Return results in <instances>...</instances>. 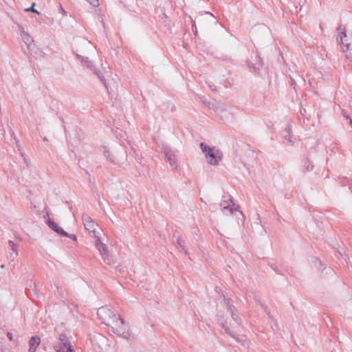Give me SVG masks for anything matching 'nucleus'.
<instances>
[{
  "instance_id": "nucleus-1",
  "label": "nucleus",
  "mask_w": 352,
  "mask_h": 352,
  "mask_svg": "<svg viewBox=\"0 0 352 352\" xmlns=\"http://www.w3.org/2000/svg\"><path fill=\"white\" fill-rule=\"evenodd\" d=\"M101 151L110 163L118 166H122L123 160L127 159V151L122 146L113 151H110L107 146H103Z\"/></svg>"
},
{
  "instance_id": "nucleus-2",
  "label": "nucleus",
  "mask_w": 352,
  "mask_h": 352,
  "mask_svg": "<svg viewBox=\"0 0 352 352\" xmlns=\"http://www.w3.org/2000/svg\"><path fill=\"white\" fill-rule=\"evenodd\" d=\"M97 314L102 322L110 327L120 319V316L111 307L105 305L98 309Z\"/></svg>"
},
{
  "instance_id": "nucleus-3",
  "label": "nucleus",
  "mask_w": 352,
  "mask_h": 352,
  "mask_svg": "<svg viewBox=\"0 0 352 352\" xmlns=\"http://www.w3.org/2000/svg\"><path fill=\"white\" fill-rule=\"evenodd\" d=\"M200 148L205 154L207 161L210 165H217L222 160V153L219 150L214 151V148L209 146L204 142L200 143Z\"/></svg>"
},
{
  "instance_id": "nucleus-4",
  "label": "nucleus",
  "mask_w": 352,
  "mask_h": 352,
  "mask_svg": "<svg viewBox=\"0 0 352 352\" xmlns=\"http://www.w3.org/2000/svg\"><path fill=\"white\" fill-rule=\"evenodd\" d=\"M54 349L56 352H76L72 349L69 339L65 333L59 334L58 342L54 344Z\"/></svg>"
},
{
  "instance_id": "nucleus-5",
  "label": "nucleus",
  "mask_w": 352,
  "mask_h": 352,
  "mask_svg": "<svg viewBox=\"0 0 352 352\" xmlns=\"http://www.w3.org/2000/svg\"><path fill=\"white\" fill-rule=\"evenodd\" d=\"M110 327L112 331L118 336L128 338L130 336L129 326L121 317L120 319L118 320V322L113 323Z\"/></svg>"
},
{
  "instance_id": "nucleus-6",
  "label": "nucleus",
  "mask_w": 352,
  "mask_h": 352,
  "mask_svg": "<svg viewBox=\"0 0 352 352\" xmlns=\"http://www.w3.org/2000/svg\"><path fill=\"white\" fill-rule=\"evenodd\" d=\"M217 320L219 325L224 329L226 333L230 336L232 338L235 339L238 342H241L239 338V335L234 331H232L229 327L227 325V319L224 317L223 315L221 314H217Z\"/></svg>"
},
{
  "instance_id": "nucleus-7",
  "label": "nucleus",
  "mask_w": 352,
  "mask_h": 352,
  "mask_svg": "<svg viewBox=\"0 0 352 352\" xmlns=\"http://www.w3.org/2000/svg\"><path fill=\"white\" fill-rule=\"evenodd\" d=\"M220 206L223 210H228L230 214H233L234 211L237 210L236 208H233L234 202L232 197L227 192H224L223 195Z\"/></svg>"
},
{
  "instance_id": "nucleus-8",
  "label": "nucleus",
  "mask_w": 352,
  "mask_h": 352,
  "mask_svg": "<svg viewBox=\"0 0 352 352\" xmlns=\"http://www.w3.org/2000/svg\"><path fill=\"white\" fill-rule=\"evenodd\" d=\"M82 223L85 228L89 233L93 234V236H96V227L97 224L95 221L87 214H83L82 217Z\"/></svg>"
},
{
  "instance_id": "nucleus-9",
  "label": "nucleus",
  "mask_w": 352,
  "mask_h": 352,
  "mask_svg": "<svg viewBox=\"0 0 352 352\" xmlns=\"http://www.w3.org/2000/svg\"><path fill=\"white\" fill-rule=\"evenodd\" d=\"M162 153L170 165L173 168H177L175 151L169 147L166 146L162 148Z\"/></svg>"
},
{
  "instance_id": "nucleus-10",
  "label": "nucleus",
  "mask_w": 352,
  "mask_h": 352,
  "mask_svg": "<svg viewBox=\"0 0 352 352\" xmlns=\"http://www.w3.org/2000/svg\"><path fill=\"white\" fill-rule=\"evenodd\" d=\"M281 135L285 144H293L294 142L292 131V125L290 124H287L285 129L282 131Z\"/></svg>"
},
{
  "instance_id": "nucleus-11",
  "label": "nucleus",
  "mask_w": 352,
  "mask_h": 352,
  "mask_svg": "<svg viewBox=\"0 0 352 352\" xmlns=\"http://www.w3.org/2000/svg\"><path fill=\"white\" fill-rule=\"evenodd\" d=\"M248 65L250 70H252L254 73H257L260 69L263 67V61L261 58L260 56L256 54L255 55L254 63H252V61H248Z\"/></svg>"
},
{
  "instance_id": "nucleus-12",
  "label": "nucleus",
  "mask_w": 352,
  "mask_h": 352,
  "mask_svg": "<svg viewBox=\"0 0 352 352\" xmlns=\"http://www.w3.org/2000/svg\"><path fill=\"white\" fill-rule=\"evenodd\" d=\"M338 30H340L339 34V38H338V41L342 45V49L343 52H346L349 49V44L348 43H345L344 41V37H346V28H342L341 25L338 28Z\"/></svg>"
},
{
  "instance_id": "nucleus-13",
  "label": "nucleus",
  "mask_w": 352,
  "mask_h": 352,
  "mask_svg": "<svg viewBox=\"0 0 352 352\" xmlns=\"http://www.w3.org/2000/svg\"><path fill=\"white\" fill-rule=\"evenodd\" d=\"M100 254L104 261V262L109 263V252L107 246L103 244H99V246L96 248Z\"/></svg>"
},
{
  "instance_id": "nucleus-14",
  "label": "nucleus",
  "mask_w": 352,
  "mask_h": 352,
  "mask_svg": "<svg viewBox=\"0 0 352 352\" xmlns=\"http://www.w3.org/2000/svg\"><path fill=\"white\" fill-rule=\"evenodd\" d=\"M41 343V338L38 336L31 337L29 340V352H36V349Z\"/></svg>"
},
{
  "instance_id": "nucleus-15",
  "label": "nucleus",
  "mask_w": 352,
  "mask_h": 352,
  "mask_svg": "<svg viewBox=\"0 0 352 352\" xmlns=\"http://www.w3.org/2000/svg\"><path fill=\"white\" fill-rule=\"evenodd\" d=\"M227 311L230 312L232 318L235 321V322L239 325H241L242 320L238 315V311L236 308L235 307H230Z\"/></svg>"
},
{
  "instance_id": "nucleus-16",
  "label": "nucleus",
  "mask_w": 352,
  "mask_h": 352,
  "mask_svg": "<svg viewBox=\"0 0 352 352\" xmlns=\"http://www.w3.org/2000/svg\"><path fill=\"white\" fill-rule=\"evenodd\" d=\"M77 58L80 60L81 63L89 69H93L95 66L93 65L91 61L89 59L88 57L82 56L80 55H77Z\"/></svg>"
},
{
  "instance_id": "nucleus-17",
  "label": "nucleus",
  "mask_w": 352,
  "mask_h": 352,
  "mask_svg": "<svg viewBox=\"0 0 352 352\" xmlns=\"http://www.w3.org/2000/svg\"><path fill=\"white\" fill-rule=\"evenodd\" d=\"M129 155L133 157L136 162L141 163L142 157L140 151L134 148L133 147H131L130 151L129 152Z\"/></svg>"
},
{
  "instance_id": "nucleus-18",
  "label": "nucleus",
  "mask_w": 352,
  "mask_h": 352,
  "mask_svg": "<svg viewBox=\"0 0 352 352\" xmlns=\"http://www.w3.org/2000/svg\"><path fill=\"white\" fill-rule=\"evenodd\" d=\"M91 70L94 72V74L97 76V77L100 79L101 82L104 85V86L107 89H108L107 83L106 79H105L104 75L102 74V72L98 69H97L96 67Z\"/></svg>"
},
{
  "instance_id": "nucleus-19",
  "label": "nucleus",
  "mask_w": 352,
  "mask_h": 352,
  "mask_svg": "<svg viewBox=\"0 0 352 352\" xmlns=\"http://www.w3.org/2000/svg\"><path fill=\"white\" fill-rule=\"evenodd\" d=\"M303 168L306 171H311L314 169V164L309 157H307V159L305 160V163L303 164Z\"/></svg>"
},
{
  "instance_id": "nucleus-20",
  "label": "nucleus",
  "mask_w": 352,
  "mask_h": 352,
  "mask_svg": "<svg viewBox=\"0 0 352 352\" xmlns=\"http://www.w3.org/2000/svg\"><path fill=\"white\" fill-rule=\"evenodd\" d=\"M46 223L47 224V226L52 230H54L55 232L57 231V230L58 229L59 226L58 225V223H56L55 221H54L53 220H52L50 217H48V219L46 220Z\"/></svg>"
},
{
  "instance_id": "nucleus-21",
  "label": "nucleus",
  "mask_w": 352,
  "mask_h": 352,
  "mask_svg": "<svg viewBox=\"0 0 352 352\" xmlns=\"http://www.w3.org/2000/svg\"><path fill=\"white\" fill-rule=\"evenodd\" d=\"M314 263L318 270L322 272L325 269L324 265L318 258H314Z\"/></svg>"
},
{
  "instance_id": "nucleus-22",
  "label": "nucleus",
  "mask_w": 352,
  "mask_h": 352,
  "mask_svg": "<svg viewBox=\"0 0 352 352\" xmlns=\"http://www.w3.org/2000/svg\"><path fill=\"white\" fill-rule=\"evenodd\" d=\"M223 303H224V305L226 306L227 310L228 309V308H230V307H235L232 304V300L230 298H226L225 296H224V298H223Z\"/></svg>"
},
{
  "instance_id": "nucleus-23",
  "label": "nucleus",
  "mask_w": 352,
  "mask_h": 352,
  "mask_svg": "<svg viewBox=\"0 0 352 352\" xmlns=\"http://www.w3.org/2000/svg\"><path fill=\"white\" fill-rule=\"evenodd\" d=\"M177 243L178 244V245L184 251L185 254H188V252L187 250H186L185 248V242L184 241H183L182 239L180 238H178L177 239Z\"/></svg>"
},
{
  "instance_id": "nucleus-24",
  "label": "nucleus",
  "mask_w": 352,
  "mask_h": 352,
  "mask_svg": "<svg viewBox=\"0 0 352 352\" xmlns=\"http://www.w3.org/2000/svg\"><path fill=\"white\" fill-rule=\"evenodd\" d=\"M23 35V38L24 40V42L26 43V44H29L32 41V37L30 36L29 34L28 33H25L23 31L22 32Z\"/></svg>"
},
{
  "instance_id": "nucleus-25",
  "label": "nucleus",
  "mask_w": 352,
  "mask_h": 352,
  "mask_svg": "<svg viewBox=\"0 0 352 352\" xmlns=\"http://www.w3.org/2000/svg\"><path fill=\"white\" fill-rule=\"evenodd\" d=\"M8 243L11 250L15 253L16 255H17L18 253L16 245L12 241H9Z\"/></svg>"
},
{
  "instance_id": "nucleus-26",
  "label": "nucleus",
  "mask_w": 352,
  "mask_h": 352,
  "mask_svg": "<svg viewBox=\"0 0 352 352\" xmlns=\"http://www.w3.org/2000/svg\"><path fill=\"white\" fill-rule=\"evenodd\" d=\"M34 6H35V3H32V6H31V7H30V8H26V9L25 10V12H34V13H36V14H40V12H39L38 10H36V9H34Z\"/></svg>"
},
{
  "instance_id": "nucleus-27",
  "label": "nucleus",
  "mask_w": 352,
  "mask_h": 352,
  "mask_svg": "<svg viewBox=\"0 0 352 352\" xmlns=\"http://www.w3.org/2000/svg\"><path fill=\"white\" fill-rule=\"evenodd\" d=\"M57 234L60 235L61 236H67V232H65L62 228L59 227L57 231L56 232Z\"/></svg>"
},
{
  "instance_id": "nucleus-28",
  "label": "nucleus",
  "mask_w": 352,
  "mask_h": 352,
  "mask_svg": "<svg viewBox=\"0 0 352 352\" xmlns=\"http://www.w3.org/2000/svg\"><path fill=\"white\" fill-rule=\"evenodd\" d=\"M94 238H96V242H95V245H96V248L98 247L99 246V244H103V243L102 242V240H101V237L98 236L96 234V236H94Z\"/></svg>"
},
{
  "instance_id": "nucleus-29",
  "label": "nucleus",
  "mask_w": 352,
  "mask_h": 352,
  "mask_svg": "<svg viewBox=\"0 0 352 352\" xmlns=\"http://www.w3.org/2000/svg\"><path fill=\"white\" fill-rule=\"evenodd\" d=\"M94 7H98L99 6L98 0H87Z\"/></svg>"
},
{
  "instance_id": "nucleus-30",
  "label": "nucleus",
  "mask_w": 352,
  "mask_h": 352,
  "mask_svg": "<svg viewBox=\"0 0 352 352\" xmlns=\"http://www.w3.org/2000/svg\"><path fill=\"white\" fill-rule=\"evenodd\" d=\"M65 237L69 238L72 241H77V236L74 234H69V233H67V236H65Z\"/></svg>"
},
{
  "instance_id": "nucleus-31",
  "label": "nucleus",
  "mask_w": 352,
  "mask_h": 352,
  "mask_svg": "<svg viewBox=\"0 0 352 352\" xmlns=\"http://www.w3.org/2000/svg\"><path fill=\"white\" fill-rule=\"evenodd\" d=\"M192 31L194 32V34H197V27H196V25H195V21H192Z\"/></svg>"
},
{
  "instance_id": "nucleus-32",
  "label": "nucleus",
  "mask_w": 352,
  "mask_h": 352,
  "mask_svg": "<svg viewBox=\"0 0 352 352\" xmlns=\"http://www.w3.org/2000/svg\"><path fill=\"white\" fill-rule=\"evenodd\" d=\"M264 312L267 315L270 319H272V316L270 314V311L268 308H265Z\"/></svg>"
},
{
  "instance_id": "nucleus-33",
  "label": "nucleus",
  "mask_w": 352,
  "mask_h": 352,
  "mask_svg": "<svg viewBox=\"0 0 352 352\" xmlns=\"http://www.w3.org/2000/svg\"><path fill=\"white\" fill-rule=\"evenodd\" d=\"M6 336H7L8 338L9 339V340H10V341L13 340V335L12 333L8 332Z\"/></svg>"
},
{
  "instance_id": "nucleus-34",
  "label": "nucleus",
  "mask_w": 352,
  "mask_h": 352,
  "mask_svg": "<svg viewBox=\"0 0 352 352\" xmlns=\"http://www.w3.org/2000/svg\"><path fill=\"white\" fill-rule=\"evenodd\" d=\"M290 84L292 86H294V88L295 89L296 82L292 78H290Z\"/></svg>"
},
{
  "instance_id": "nucleus-35",
  "label": "nucleus",
  "mask_w": 352,
  "mask_h": 352,
  "mask_svg": "<svg viewBox=\"0 0 352 352\" xmlns=\"http://www.w3.org/2000/svg\"><path fill=\"white\" fill-rule=\"evenodd\" d=\"M259 305L263 309V311L265 310V308H267V306L265 304H263L261 301H259Z\"/></svg>"
},
{
  "instance_id": "nucleus-36",
  "label": "nucleus",
  "mask_w": 352,
  "mask_h": 352,
  "mask_svg": "<svg viewBox=\"0 0 352 352\" xmlns=\"http://www.w3.org/2000/svg\"><path fill=\"white\" fill-rule=\"evenodd\" d=\"M60 10L63 15H66V12L65 11V10L63 9V8L62 7L61 5H60Z\"/></svg>"
},
{
  "instance_id": "nucleus-37",
  "label": "nucleus",
  "mask_w": 352,
  "mask_h": 352,
  "mask_svg": "<svg viewBox=\"0 0 352 352\" xmlns=\"http://www.w3.org/2000/svg\"><path fill=\"white\" fill-rule=\"evenodd\" d=\"M254 299L259 304V301H261V298L258 296L256 295Z\"/></svg>"
},
{
  "instance_id": "nucleus-38",
  "label": "nucleus",
  "mask_w": 352,
  "mask_h": 352,
  "mask_svg": "<svg viewBox=\"0 0 352 352\" xmlns=\"http://www.w3.org/2000/svg\"><path fill=\"white\" fill-rule=\"evenodd\" d=\"M15 140H16V146H17V148H18L19 149H20V144H19V140H18L16 138H15Z\"/></svg>"
},
{
  "instance_id": "nucleus-39",
  "label": "nucleus",
  "mask_w": 352,
  "mask_h": 352,
  "mask_svg": "<svg viewBox=\"0 0 352 352\" xmlns=\"http://www.w3.org/2000/svg\"><path fill=\"white\" fill-rule=\"evenodd\" d=\"M210 88H211V89H212V91H216V87H214V86H213V85H212V86H210Z\"/></svg>"
},
{
  "instance_id": "nucleus-40",
  "label": "nucleus",
  "mask_w": 352,
  "mask_h": 352,
  "mask_svg": "<svg viewBox=\"0 0 352 352\" xmlns=\"http://www.w3.org/2000/svg\"><path fill=\"white\" fill-rule=\"evenodd\" d=\"M43 140H44V141H47V138H46V137H45V138H43Z\"/></svg>"
},
{
  "instance_id": "nucleus-41",
  "label": "nucleus",
  "mask_w": 352,
  "mask_h": 352,
  "mask_svg": "<svg viewBox=\"0 0 352 352\" xmlns=\"http://www.w3.org/2000/svg\"><path fill=\"white\" fill-rule=\"evenodd\" d=\"M5 265L3 264L1 265V268H4Z\"/></svg>"
}]
</instances>
